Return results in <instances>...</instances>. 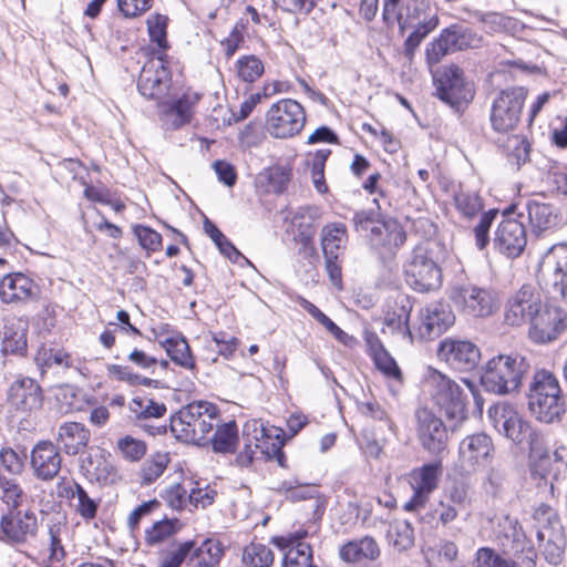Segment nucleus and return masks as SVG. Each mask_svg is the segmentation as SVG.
<instances>
[{
  "label": "nucleus",
  "instance_id": "nucleus-1",
  "mask_svg": "<svg viewBox=\"0 0 567 567\" xmlns=\"http://www.w3.org/2000/svg\"><path fill=\"white\" fill-rule=\"evenodd\" d=\"M219 422L218 408L207 401H195L171 416L169 429L181 442L208 445L207 435Z\"/></svg>",
  "mask_w": 567,
  "mask_h": 567
},
{
  "label": "nucleus",
  "instance_id": "nucleus-2",
  "mask_svg": "<svg viewBox=\"0 0 567 567\" xmlns=\"http://www.w3.org/2000/svg\"><path fill=\"white\" fill-rule=\"evenodd\" d=\"M530 368L528 359L519 353L498 354L484 364L480 381L486 392L509 394L520 388Z\"/></svg>",
  "mask_w": 567,
  "mask_h": 567
},
{
  "label": "nucleus",
  "instance_id": "nucleus-3",
  "mask_svg": "<svg viewBox=\"0 0 567 567\" xmlns=\"http://www.w3.org/2000/svg\"><path fill=\"white\" fill-rule=\"evenodd\" d=\"M527 408L539 422L550 424L561 420L566 402L554 373L543 369L534 373L528 386Z\"/></svg>",
  "mask_w": 567,
  "mask_h": 567
},
{
  "label": "nucleus",
  "instance_id": "nucleus-4",
  "mask_svg": "<svg viewBox=\"0 0 567 567\" xmlns=\"http://www.w3.org/2000/svg\"><path fill=\"white\" fill-rule=\"evenodd\" d=\"M528 470L537 487L553 492L554 483L567 471V449L559 446L550 454L544 437L536 440L529 447Z\"/></svg>",
  "mask_w": 567,
  "mask_h": 567
},
{
  "label": "nucleus",
  "instance_id": "nucleus-5",
  "mask_svg": "<svg viewBox=\"0 0 567 567\" xmlns=\"http://www.w3.org/2000/svg\"><path fill=\"white\" fill-rule=\"evenodd\" d=\"M433 386V399L446 419L452 422L451 430L467 419V395L464 390L443 373L433 370L429 377Z\"/></svg>",
  "mask_w": 567,
  "mask_h": 567
},
{
  "label": "nucleus",
  "instance_id": "nucleus-6",
  "mask_svg": "<svg viewBox=\"0 0 567 567\" xmlns=\"http://www.w3.org/2000/svg\"><path fill=\"white\" fill-rule=\"evenodd\" d=\"M487 415L494 429L516 445L526 442L530 447L536 440L543 439L511 403L498 402L492 405Z\"/></svg>",
  "mask_w": 567,
  "mask_h": 567
},
{
  "label": "nucleus",
  "instance_id": "nucleus-7",
  "mask_svg": "<svg viewBox=\"0 0 567 567\" xmlns=\"http://www.w3.org/2000/svg\"><path fill=\"white\" fill-rule=\"evenodd\" d=\"M528 91L524 86L502 90L491 106L489 122L498 134H509L518 125Z\"/></svg>",
  "mask_w": 567,
  "mask_h": 567
},
{
  "label": "nucleus",
  "instance_id": "nucleus-8",
  "mask_svg": "<svg viewBox=\"0 0 567 567\" xmlns=\"http://www.w3.org/2000/svg\"><path fill=\"white\" fill-rule=\"evenodd\" d=\"M483 42L482 35L477 34L472 28L465 24H452L443 29L440 35L425 49L426 62L433 66L442 59L456 51L480 48Z\"/></svg>",
  "mask_w": 567,
  "mask_h": 567
},
{
  "label": "nucleus",
  "instance_id": "nucleus-9",
  "mask_svg": "<svg viewBox=\"0 0 567 567\" xmlns=\"http://www.w3.org/2000/svg\"><path fill=\"white\" fill-rule=\"evenodd\" d=\"M433 81L436 96L456 111L466 106L474 97L473 84L465 79L458 65H445L437 70L433 74Z\"/></svg>",
  "mask_w": 567,
  "mask_h": 567
},
{
  "label": "nucleus",
  "instance_id": "nucleus-10",
  "mask_svg": "<svg viewBox=\"0 0 567 567\" xmlns=\"http://www.w3.org/2000/svg\"><path fill=\"white\" fill-rule=\"evenodd\" d=\"M306 124L302 105L292 99L274 103L267 112L266 128L276 138H288L298 134Z\"/></svg>",
  "mask_w": 567,
  "mask_h": 567
},
{
  "label": "nucleus",
  "instance_id": "nucleus-11",
  "mask_svg": "<svg viewBox=\"0 0 567 567\" xmlns=\"http://www.w3.org/2000/svg\"><path fill=\"white\" fill-rule=\"evenodd\" d=\"M494 534L505 554L520 556V563L526 567L536 566V550L516 518L509 515L501 516L494 527Z\"/></svg>",
  "mask_w": 567,
  "mask_h": 567
},
{
  "label": "nucleus",
  "instance_id": "nucleus-12",
  "mask_svg": "<svg viewBox=\"0 0 567 567\" xmlns=\"http://www.w3.org/2000/svg\"><path fill=\"white\" fill-rule=\"evenodd\" d=\"M406 284L417 292H430L442 285L440 266L429 256L424 246H416L404 267Z\"/></svg>",
  "mask_w": 567,
  "mask_h": 567
},
{
  "label": "nucleus",
  "instance_id": "nucleus-13",
  "mask_svg": "<svg viewBox=\"0 0 567 567\" xmlns=\"http://www.w3.org/2000/svg\"><path fill=\"white\" fill-rule=\"evenodd\" d=\"M515 205H511L502 214L493 237L494 249L507 258L519 257L527 245V231L523 221L513 217Z\"/></svg>",
  "mask_w": 567,
  "mask_h": 567
},
{
  "label": "nucleus",
  "instance_id": "nucleus-14",
  "mask_svg": "<svg viewBox=\"0 0 567 567\" xmlns=\"http://www.w3.org/2000/svg\"><path fill=\"white\" fill-rule=\"evenodd\" d=\"M416 435L421 446L431 455L439 456L447 447V426L431 410L423 408L415 412Z\"/></svg>",
  "mask_w": 567,
  "mask_h": 567
},
{
  "label": "nucleus",
  "instance_id": "nucleus-15",
  "mask_svg": "<svg viewBox=\"0 0 567 567\" xmlns=\"http://www.w3.org/2000/svg\"><path fill=\"white\" fill-rule=\"evenodd\" d=\"M544 288L553 299L567 298V244L553 246L544 259Z\"/></svg>",
  "mask_w": 567,
  "mask_h": 567
},
{
  "label": "nucleus",
  "instance_id": "nucleus-16",
  "mask_svg": "<svg viewBox=\"0 0 567 567\" xmlns=\"http://www.w3.org/2000/svg\"><path fill=\"white\" fill-rule=\"evenodd\" d=\"M567 329V312L559 306L542 303L534 316L528 331L529 338L537 343L556 340Z\"/></svg>",
  "mask_w": 567,
  "mask_h": 567
},
{
  "label": "nucleus",
  "instance_id": "nucleus-17",
  "mask_svg": "<svg viewBox=\"0 0 567 567\" xmlns=\"http://www.w3.org/2000/svg\"><path fill=\"white\" fill-rule=\"evenodd\" d=\"M171 72L167 68L166 55L147 61L137 80L138 92L148 100L159 101L168 93Z\"/></svg>",
  "mask_w": 567,
  "mask_h": 567
},
{
  "label": "nucleus",
  "instance_id": "nucleus-18",
  "mask_svg": "<svg viewBox=\"0 0 567 567\" xmlns=\"http://www.w3.org/2000/svg\"><path fill=\"white\" fill-rule=\"evenodd\" d=\"M450 299L458 310L473 318H484L494 311L495 300L492 292L476 286L453 287Z\"/></svg>",
  "mask_w": 567,
  "mask_h": 567
},
{
  "label": "nucleus",
  "instance_id": "nucleus-19",
  "mask_svg": "<svg viewBox=\"0 0 567 567\" xmlns=\"http://www.w3.org/2000/svg\"><path fill=\"white\" fill-rule=\"evenodd\" d=\"M437 355L454 370L466 372L477 367L481 350L470 340L445 338L439 344Z\"/></svg>",
  "mask_w": 567,
  "mask_h": 567
},
{
  "label": "nucleus",
  "instance_id": "nucleus-20",
  "mask_svg": "<svg viewBox=\"0 0 567 567\" xmlns=\"http://www.w3.org/2000/svg\"><path fill=\"white\" fill-rule=\"evenodd\" d=\"M494 445L491 436L475 433L464 437L458 446V461L462 470L470 474L486 465L493 458Z\"/></svg>",
  "mask_w": 567,
  "mask_h": 567
},
{
  "label": "nucleus",
  "instance_id": "nucleus-21",
  "mask_svg": "<svg viewBox=\"0 0 567 567\" xmlns=\"http://www.w3.org/2000/svg\"><path fill=\"white\" fill-rule=\"evenodd\" d=\"M43 391L32 378L21 377L7 391V402L17 413L31 414L43 405Z\"/></svg>",
  "mask_w": 567,
  "mask_h": 567
},
{
  "label": "nucleus",
  "instance_id": "nucleus-22",
  "mask_svg": "<svg viewBox=\"0 0 567 567\" xmlns=\"http://www.w3.org/2000/svg\"><path fill=\"white\" fill-rule=\"evenodd\" d=\"M540 308V293L532 286L524 285L508 299L505 321L513 327H518L526 322L530 323Z\"/></svg>",
  "mask_w": 567,
  "mask_h": 567
},
{
  "label": "nucleus",
  "instance_id": "nucleus-23",
  "mask_svg": "<svg viewBox=\"0 0 567 567\" xmlns=\"http://www.w3.org/2000/svg\"><path fill=\"white\" fill-rule=\"evenodd\" d=\"M38 530L37 516L31 511H8L0 519V540L21 545L29 537H34Z\"/></svg>",
  "mask_w": 567,
  "mask_h": 567
},
{
  "label": "nucleus",
  "instance_id": "nucleus-24",
  "mask_svg": "<svg viewBox=\"0 0 567 567\" xmlns=\"http://www.w3.org/2000/svg\"><path fill=\"white\" fill-rule=\"evenodd\" d=\"M61 451L52 441L41 440L33 445L30 454V466L38 480L52 481L61 471Z\"/></svg>",
  "mask_w": 567,
  "mask_h": 567
},
{
  "label": "nucleus",
  "instance_id": "nucleus-25",
  "mask_svg": "<svg viewBox=\"0 0 567 567\" xmlns=\"http://www.w3.org/2000/svg\"><path fill=\"white\" fill-rule=\"evenodd\" d=\"M455 322L451 306L443 301H433L421 311L419 334L421 339L432 340L444 333Z\"/></svg>",
  "mask_w": 567,
  "mask_h": 567
},
{
  "label": "nucleus",
  "instance_id": "nucleus-26",
  "mask_svg": "<svg viewBox=\"0 0 567 567\" xmlns=\"http://www.w3.org/2000/svg\"><path fill=\"white\" fill-rule=\"evenodd\" d=\"M37 297L32 279L21 272L3 276L0 280V300L6 305L23 303Z\"/></svg>",
  "mask_w": 567,
  "mask_h": 567
},
{
  "label": "nucleus",
  "instance_id": "nucleus-27",
  "mask_svg": "<svg viewBox=\"0 0 567 567\" xmlns=\"http://www.w3.org/2000/svg\"><path fill=\"white\" fill-rule=\"evenodd\" d=\"M29 323L21 318L6 320L1 332L3 355L25 357L28 352Z\"/></svg>",
  "mask_w": 567,
  "mask_h": 567
},
{
  "label": "nucleus",
  "instance_id": "nucleus-28",
  "mask_svg": "<svg viewBox=\"0 0 567 567\" xmlns=\"http://www.w3.org/2000/svg\"><path fill=\"white\" fill-rule=\"evenodd\" d=\"M364 341L368 348V354L372 359L375 368L386 378L393 379L400 383L403 382V373L395 359L383 346L379 336L373 331H365Z\"/></svg>",
  "mask_w": 567,
  "mask_h": 567
},
{
  "label": "nucleus",
  "instance_id": "nucleus-29",
  "mask_svg": "<svg viewBox=\"0 0 567 567\" xmlns=\"http://www.w3.org/2000/svg\"><path fill=\"white\" fill-rule=\"evenodd\" d=\"M110 458L111 454L106 450L101 447L91 449L81 460V470L91 482L111 483L115 470Z\"/></svg>",
  "mask_w": 567,
  "mask_h": 567
},
{
  "label": "nucleus",
  "instance_id": "nucleus-30",
  "mask_svg": "<svg viewBox=\"0 0 567 567\" xmlns=\"http://www.w3.org/2000/svg\"><path fill=\"white\" fill-rule=\"evenodd\" d=\"M91 431L80 422H64L58 429L56 445L66 455H78L87 446Z\"/></svg>",
  "mask_w": 567,
  "mask_h": 567
},
{
  "label": "nucleus",
  "instance_id": "nucleus-31",
  "mask_svg": "<svg viewBox=\"0 0 567 567\" xmlns=\"http://www.w3.org/2000/svg\"><path fill=\"white\" fill-rule=\"evenodd\" d=\"M405 240L406 233L394 218H384L378 228H374L373 235H369L372 247L382 248L390 254H394L396 249L404 245Z\"/></svg>",
  "mask_w": 567,
  "mask_h": 567
},
{
  "label": "nucleus",
  "instance_id": "nucleus-32",
  "mask_svg": "<svg viewBox=\"0 0 567 567\" xmlns=\"http://www.w3.org/2000/svg\"><path fill=\"white\" fill-rule=\"evenodd\" d=\"M525 208L527 210L532 231L536 236L556 228L560 224V217L554 205L539 202L537 199H528Z\"/></svg>",
  "mask_w": 567,
  "mask_h": 567
},
{
  "label": "nucleus",
  "instance_id": "nucleus-33",
  "mask_svg": "<svg viewBox=\"0 0 567 567\" xmlns=\"http://www.w3.org/2000/svg\"><path fill=\"white\" fill-rule=\"evenodd\" d=\"M292 177L290 167L275 165L261 171L255 178V186L260 194H282Z\"/></svg>",
  "mask_w": 567,
  "mask_h": 567
},
{
  "label": "nucleus",
  "instance_id": "nucleus-34",
  "mask_svg": "<svg viewBox=\"0 0 567 567\" xmlns=\"http://www.w3.org/2000/svg\"><path fill=\"white\" fill-rule=\"evenodd\" d=\"M250 427H252L255 433L252 436L255 447L259 449L261 453L266 455L267 460L275 458L280 467L287 468V457L282 450L284 441L279 439V434L276 435L275 440L269 442L271 437L261 424H258L257 421H254L251 424L247 423L245 425V431Z\"/></svg>",
  "mask_w": 567,
  "mask_h": 567
},
{
  "label": "nucleus",
  "instance_id": "nucleus-35",
  "mask_svg": "<svg viewBox=\"0 0 567 567\" xmlns=\"http://www.w3.org/2000/svg\"><path fill=\"white\" fill-rule=\"evenodd\" d=\"M340 558L347 563L375 560L380 556V547L371 536L352 539L340 547Z\"/></svg>",
  "mask_w": 567,
  "mask_h": 567
},
{
  "label": "nucleus",
  "instance_id": "nucleus-36",
  "mask_svg": "<svg viewBox=\"0 0 567 567\" xmlns=\"http://www.w3.org/2000/svg\"><path fill=\"white\" fill-rule=\"evenodd\" d=\"M200 100L198 93H183L177 100L165 103L163 114L165 117L174 116L169 127L178 130L188 124L193 116V107Z\"/></svg>",
  "mask_w": 567,
  "mask_h": 567
},
{
  "label": "nucleus",
  "instance_id": "nucleus-37",
  "mask_svg": "<svg viewBox=\"0 0 567 567\" xmlns=\"http://www.w3.org/2000/svg\"><path fill=\"white\" fill-rule=\"evenodd\" d=\"M441 475V462L426 463L410 472V485L412 488H417L432 494L439 486Z\"/></svg>",
  "mask_w": 567,
  "mask_h": 567
},
{
  "label": "nucleus",
  "instance_id": "nucleus-38",
  "mask_svg": "<svg viewBox=\"0 0 567 567\" xmlns=\"http://www.w3.org/2000/svg\"><path fill=\"white\" fill-rule=\"evenodd\" d=\"M224 555V547L217 539L207 538L198 546L186 567H216Z\"/></svg>",
  "mask_w": 567,
  "mask_h": 567
},
{
  "label": "nucleus",
  "instance_id": "nucleus-39",
  "mask_svg": "<svg viewBox=\"0 0 567 567\" xmlns=\"http://www.w3.org/2000/svg\"><path fill=\"white\" fill-rule=\"evenodd\" d=\"M169 462L171 456L167 452L157 451L152 453L143 462L137 473L140 486H150L156 482L163 475Z\"/></svg>",
  "mask_w": 567,
  "mask_h": 567
},
{
  "label": "nucleus",
  "instance_id": "nucleus-40",
  "mask_svg": "<svg viewBox=\"0 0 567 567\" xmlns=\"http://www.w3.org/2000/svg\"><path fill=\"white\" fill-rule=\"evenodd\" d=\"M216 430L212 437H207L208 444H212L215 453L233 454L238 445V427L235 421H230L215 426Z\"/></svg>",
  "mask_w": 567,
  "mask_h": 567
},
{
  "label": "nucleus",
  "instance_id": "nucleus-41",
  "mask_svg": "<svg viewBox=\"0 0 567 567\" xmlns=\"http://www.w3.org/2000/svg\"><path fill=\"white\" fill-rule=\"evenodd\" d=\"M347 241V228L343 224L324 226L321 231V247L324 257L340 258Z\"/></svg>",
  "mask_w": 567,
  "mask_h": 567
},
{
  "label": "nucleus",
  "instance_id": "nucleus-42",
  "mask_svg": "<svg viewBox=\"0 0 567 567\" xmlns=\"http://www.w3.org/2000/svg\"><path fill=\"white\" fill-rule=\"evenodd\" d=\"M159 346L165 349L171 360L185 369L193 370L196 367L190 347L183 336L169 337L159 340Z\"/></svg>",
  "mask_w": 567,
  "mask_h": 567
},
{
  "label": "nucleus",
  "instance_id": "nucleus-43",
  "mask_svg": "<svg viewBox=\"0 0 567 567\" xmlns=\"http://www.w3.org/2000/svg\"><path fill=\"white\" fill-rule=\"evenodd\" d=\"M307 535V532L297 533L298 538L296 546L288 550L284 558V567H317L313 564L312 548L308 543L301 539Z\"/></svg>",
  "mask_w": 567,
  "mask_h": 567
},
{
  "label": "nucleus",
  "instance_id": "nucleus-44",
  "mask_svg": "<svg viewBox=\"0 0 567 567\" xmlns=\"http://www.w3.org/2000/svg\"><path fill=\"white\" fill-rule=\"evenodd\" d=\"M439 18L433 14L429 20L413 23L414 30L405 39L403 43L404 55L412 60L416 49L420 47L422 41L437 27Z\"/></svg>",
  "mask_w": 567,
  "mask_h": 567
},
{
  "label": "nucleus",
  "instance_id": "nucleus-45",
  "mask_svg": "<svg viewBox=\"0 0 567 567\" xmlns=\"http://www.w3.org/2000/svg\"><path fill=\"white\" fill-rule=\"evenodd\" d=\"M27 457L25 447H22L20 452L8 445L0 449V466L12 476L23 474Z\"/></svg>",
  "mask_w": 567,
  "mask_h": 567
},
{
  "label": "nucleus",
  "instance_id": "nucleus-46",
  "mask_svg": "<svg viewBox=\"0 0 567 567\" xmlns=\"http://www.w3.org/2000/svg\"><path fill=\"white\" fill-rule=\"evenodd\" d=\"M179 529V520L177 518H164L155 522L151 528L145 530V542L148 546H155L171 536L175 535Z\"/></svg>",
  "mask_w": 567,
  "mask_h": 567
},
{
  "label": "nucleus",
  "instance_id": "nucleus-47",
  "mask_svg": "<svg viewBox=\"0 0 567 567\" xmlns=\"http://www.w3.org/2000/svg\"><path fill=\"white\" fill-rule=\"evenodd\" d=\"M454 205L465 218H474L483 209V199L476 192L460 189L454 194Z\"/></svg>",
  "mask_w": 567,
  "mask_h": 567
},
{
  "label": "nucleus",
  "instance_id": "nucleus-48",
  "mask_svg": "<svg viewBox=\"0 0 567 567\" xmlns=\"http://www.w3.org/2000/svg\"><path fill=\"white\" fill-rule=\"evenodd\" d=\"M63 491L64 493H62L61 496L78 497L79 504L76 511L84 519H93L96 516L99 504L89 496L81 484L74 483V489L72 487H64Z\"/></svg>",
  "mask_w": 567,
  "mask_h": 567
},
{
  "label": "nucleus",
  "instance_id": "nucleus-49",
  "mask_svg": "<svg viewBox=\"0 0 567 567\" xmlns=\"http://www.w3.org/2000/svg\"><path fill=\"white\" fill-rule=\"evenodd\" d=\"M379 208L378 209H362L355 212L352 223L357 233L364 235L369 239V235H373L374 228L383 221Z\"/></svg>",
  "mask_w": 567,
  "mask_h": 567
},
{
  "label": "nucleus",
  "instance_id": "nucleus-50",
  "mask_svg": "<svg viewBox=\"0 0 567 567\" xmlns=\"http://www.w3.org/2000/svg\"><path fill=\"white\" fill-rule=\"evenodd\" d=\"M243 560L251 567H269L274 563V553L264 544L252 543L245 548Z\"/></svg>",
  "mask_w": 567,
  "mask_h": 567
},
{
  "label": "nucleus",
  "instance_id": "nucleus-51",
  "mask_svg": "<svg viewBox=\"0 0 567 567\" xmlns=\"http://www.w3.org/2000/svg\"><path fill=\"white\" fill-rule=\"evenodd\" d=\"M277 492L285 494L286 499L292 503L310 499L317 495L315 488L300 484L298 480L280 482Z\"/></svg>",
  "mask_w": 567,
  "mask_h": 567
},
{
  "label": "nucleus",
  "instance_id": "nucleus-52",
  "mask_svg": "<svg viewBox=\"0 0 567 567\" xmlns=\"http://www.w3.org/2000/svg\"><path fill=\"white\" fill-rule=\"evenodd\" d=\"M388 538L395 549L403 551L413 546L414 532L410 523L403 522L389 528Z\"/></svg>",
  "mask_w": 567,
  "mask_h": 567
},
{
  "label": "nucleus",
  "instance_id": "nucleus-53",
  "mask_svg": "<svg viewBox=\"0 0 567 567\" xmlns=\"http://www.w3.org/2000/svg\"><path fill=\"white\" fill-rule=\"evenodd\" d=\"M400 307L398 311H393L392 313H388L385 317V324L393 329L398 330L399 332L403 333L404 336L408 334L410 338H412V332L409 327V319H410V311L411 306H409V299L402 298L400 300Z\"/></svg>",
  "mask_w": 567,
  "mask_h": 567
},
{
  "label": "nucleus",
  "instance_id": "nucleus-54",
  "mask_svg": "<svg viewBox=\"0 0 567 567\" xmlns=\"http://www.w3.org/2000/svg\"><path fill=\"white\" fill-rule=\"evenodd\" d=\"M498 214V209L495 208L483 213L477 225L473 228L475 245L480 250H483L488 246L491 241L489 229Z\"/></svg>",
  "mask_w": 567,
  "mask_h": 567
},
{
  "label": "nucleus",
  "instance_id": "nucleus-55",
  "mask_svg": "<svg viewBox=\"0 0 567 567\" xmlns=\"http://www.w3.org/2000/svg\"><path fill=\"white\" fill-rule=\"evenodd\" d=\"M146 23L151 41L156 43L162 51L167 50V17L156 13L151 16Z\"/></svg>",
  "mask_w": 567,
  "mask_h": 567
},
{
  "label": "nucleus",
  "instance_id": "nucleus-56",
  "mask_svg": "<svg viewBox=\"0 0 567 567\" xmlns=\"http://www.w3.org/2000/svg\"><path fill=\"white\" fill-rule=\"evenodd\" d=\"M237 70L239 78L252 83L264 73V64L256 55H244L237 61Z\"/></svg>",
  "mask_w": 567,
  "mask_h": 567
},
{
  "label": "nucleus",
  "instance_id": "nucleus-57",
  "mask_svg": "<svg viewBox=\"0 0 567 567\" xmlns=\"http://www.w3.org/2000/svg\"><path fill=\"white\" fill-rule=\"evenodd\" d=\"M0 489L2 491V501L8 505L9 511H18L21 505L24 492L16 480L3 476L0 480Z\"/></svg>",
  "mask_w": 567,
  "mask_h": 567
},
{
  "label": "nucleus",
  "instance_id": "nucleus-58",
  "mask_svg": "<svg viewBox=\"0 0 567 567\" xmlns=\"http://www.w3.org/2000/svg\"><path fill=\"white\" fill-rule=\"evenodd\" d=\"M404 11L406 28L412 27L414 22L426 21L434 14L431 13L429 0H406Z\"/></svg>",
  "mask_w": 567,
  "mask_h": 567
},
{
  "label": "nucleus",
  "instance_id": "nucleus-59",
  "mask_svg": "<svg viewBox=\"0 0 567 567\" xmlns=\"http://www.w3.org/2000/svg\"><path fill=\"white\" fill-rule=\"evenodd\" d=\"M117 449L125 460L137 462L147 452V445L144 441L134 439L131 435H125L117 441Z\"/></svg>",
  "mask_w": 567,
  "mask_h": 567
},
{
  "label": "nucleus",
  "instance_id": "nucleus-60",
  "mask_svg": "<svg viewBox=\"0 0 567 567\" xmlns=\"http://www.w3.org/2000/svg\"><path fill=\"white\" fill-rule=\"evenodd\" d=\"M196 548L194 540L179 543L177 547L171 550L162 560L161 567H181L187 558L189 559Z\"/></svg>",
  "mask_w": 567,
  "mask_h": 567
},
{
  "label": "nucleus",
  "instance_id": "nucleus-61",
  "mask_svg": "<svg viewBox=\"0 0 567 567\" xmlns=\"http://www.w3.org/2000/svg\"><path fill=\"white\" fill-rule=\"evenodd\" d=\"M476 567H519V564L502 557L492 548L482 547L476 553Z\"/></svg>",
  "mask_w": 567,
  "mask_h": 567
},
{
  "label": "nucleus",
  "instance_id": "nucleus-62",
  "mask_svg": "<svg viewBox=\"0 0 567 567\" xmlns=\"http://www.w3.org/2000/svg\"><path fill=\"white\" fill-rule=\"evenodd\" d=\"M248 28V21L240 19L236 22L229 35L221 41V45L225 50V54L227 58L233 56L236 51L240 48V45L245 41V32Z\"/></svg>",
  "mask_w": 567,
  "mask_h": 567
},
{
  "label": "nucleus",
  "instance_id": "nucleus-63",
  "mask_svg": "<svg viewBox=\"0 0 567 567\" xmlns=\"http://www.w3.org/2000/svg\"><path fill=\"white\" fill-rule=\"evenodd\" d=\"M142 248L158 251L162 248V235L148 226L136 225L133 228Z\"/></svg>",
  "mask_w": 567,
  "mask_h": 567
},
{
  "label": "nucleus",
  "instance_id": "nucleus-64",
  "mask_svg": "<svg viewBox=\"0 0 567 567\" xmlns=\"http://www.w3.org/2000/svg\"><path fill=\"white\" fill-rule=\"evenodd\" d=\"M400 0H383L382 18L388 27L398 23L400 32L403 33L408 22L404 21V13L399 9Z\"/></svg>",
  "mask_w": 567,
  "mask_h": 567
}]
</instances>
